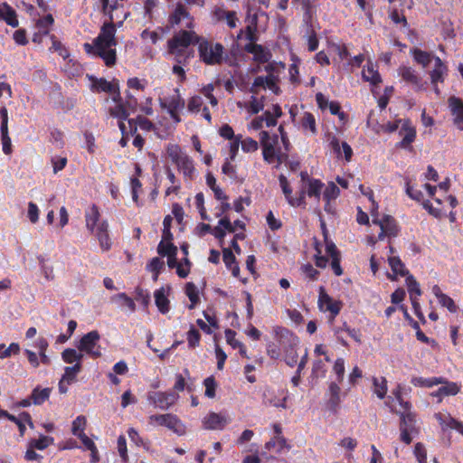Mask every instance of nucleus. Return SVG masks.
<instances>
[{"mask_svg": "<svg viewBox=\"0 0 463 463\" xmlns=\"http://www.w3.org/2000/svg\"><path fill=\"white\" fill-rule=\"evenodd\" d=\"M115 34L116 27L110 15V21L103 24L99 36L94 40L95 52L107 66H112L116 62V50L113 48L117 45Z\"/></svg>", "mask_w": 463, "mask_h": 463, "instance_id": "obj_1", "label": "nucleus"}, {"mask_svg": "<svg viewBox=\"0 0 463 463\" xmlns=\"http://www.w3.org/2000/svg\"><path fill=\"white\" fill-rule=\"evenodd\" d=\"M400 439L402 442L409 445L412 441V436L420 432V428L417 426L416 415L411 412H400Z\"/></svg>", "mask_w": 463, "mask_h": 463, "instance_id": "obj_2", "label": "nucleus"}, {"mask_svg": "<svg viewBox=\"0 0 463 463\" xmlns=\"http://www.w3.org/2000/svg\"><path fill=\"white\" fill-rule=\"evenodd\" d=\"M167 155L185 176H192L194 170L193 160L186 154L182 152L179 146L169 145L167 146Z\"/></svg>", "mask_w": 463, "mask_h": 463, "instance_id": "obj_3", "label": "nucleus"}, {"mask_svg": "<svg viewBox=\"0 0 463 463\" xmlns=\"http://www.w3.org/2000/svg\"><path fill=\"white\" fill-rule=\"evenodd\" d=\"M148 420L150 424L165 426L179 436L184 435L186 431V428L180 419L176 415L171 413L151 415L149 416Z\"/></svg>", "mask_w": 463, "mask_h": 463, "instance_id": "obj_4", "label": "nucleus"}, {"mask_svg": "<svg viewBox=\"0 0 463 463\" xmlns=\"http://www.w3.org/2000/svg\"><path fill=\"white\" fill-rule=\"evenodd\" d=\"M198 36L191 31L182 30L168 41L169 52L173 54L180 53L184 49L191 44L198 43Z\"/></svg>", "mask_w": 463, "mask_h": 463, "instance_id": "obj_5", "label": "nucleus"}, {"mask_svg": "<svg viewBox=\"0 0 463 463\" xmlns=\"http://www.w3.org/2000/svg\"><path fill=\"white\" fill-rule=\"evenodd\" d=\"M199 53L206 64H220L223 59V46L221 43L211 44L208 42H203L199 44Z\"/></svg>", "mask_w": 463, "mask_h": 463, "instance_id": "obj_6", "label": "nucleus"}, {"mask_svg": "<svg viewBox=\"0 0 463 463\" xmlns=\"http://www.w3.org/2000/svg\"><path fill=\"white\" fill-rule=\"evenodd\" d=\"M99 339L100 335L98 331H90L81 337L77 347L81 354L86 353L92 358L100 357L102 353L99 345Z\"/></svg>", "mask_w": 463, "mask_h": 463, "instance_id": "obj_7", "label": "nucleus"}, {"mask_svg": "<svg viewBox=\"0 0 463 463\" xmlns=\"http://www.w3.org/2000/svg\"><path fill=\"white\" fill-rule=\"evenodd\" d=\"M260 141L263 150V158L268 163H272L277 155V146L279 143L278 136L272 137L267 131H261L260 133Z\"/></svg>", "mask_w": 463, "mask_h": 463, "instance_id": "obj_8", "label": "nucleus"}, {"mask_svg": "<svg viewBox=\"0 0 463 463\" xmlns=\"http://www.w3.org/2000/svg\"><path fill=\"white\" fill-rule=\"evenodd\" d=\"M276 336L279 338V344L282 345L284 344V339H288L290 342V350H287V354L285 361L288 365L293 367L298 362V354L297 352L292 348L293 345H296L298 339L294 336L288 329L283 327H277L275 329Z\"/></svg>", "mask_w": 463, "mask_h": 463, "instance_id": "obj_9", "label": "nucleus"}, {"mask_svg": "<svg viewBox=\"0 0 463 463\" xmlns=\"http://www.w3.org/2000/svg\"><path fill=\"white\" fill-rule=\"evenodd\" d=\"M177 399L178 394L172 392H156L150 393L148 396L150 402L161 410H167L169 407L175 404Z\"/></svg>", "mask_w": 463, "mask_h": 463, "instance_id": "obj_10", "label": "nucleus"}, {"mask_svg": "<svg viewBox=\"0 0 463 463\" xmlns=\"http://www.w3.org/2000/svg\"><path fill=\"white\" fill-rule=\"evenodd\" d=\"M318 307L321 311L330 312L333 318L337 316L341 310L342 303L334 300L329 295L325 292L323 287L319 289Z\"/></svg>", "mask_w": 463, "mask_h": 463, "instance_id": "obj_11", "label": "nucleus"}, {"mask_svg": "<svg viewBox=\"0 0 463 463\" xmlns=\"http://www.w3.org/2000/svg\"><path fill=\"white\" fill-rule=\"evenodd\" d=\"M91 89L95 91H104L115 94L113 99L118 101L120 99L119 86L117 81H108L105 79L90 77Z\"/></svg>", "mask_w": 463, "mask_h": 463, "instance_id": "obj_12", "label": "nucleus"}, {"mask_svg": "<svg viewBox=\"0 0 463 463\" xmlns=\"http://www.w3.org/2000/svg\"><path fill=\"white\" fill-rule=\"evenodd\" d=\"M230 421V419L222 413L211 412L203 420L206 430H222Z\"/></svg>", "mask_w": 463, "mask_h": 463, "instance_id": "obj_13", "label": "nucleus"}, {"mask_svg": "<svg viewBox=\"0 0 463 463\" xmlns=\"http://www.w3.org/2000/svg\"><path fill=\"white\" fill-rule=\"evenodd\" d=\"M449 106L454 115V124L461 131H463V101L457 97L449 99Z\"/></svg>", "mask_w": 463, "mask_h": 463, "instance_id": "obj_14", "label": "nucleus"}, {"mask_svg": "<svg viewBox=\"0 0 463 463\" xmlns=\"http://www.w3.org/2000/svg\"><path fill=\"white\" fill-rule=\"evenodd\" d=\"M399 74L403 80L411 84L416 90H424V83L421 81L420 77L410 67H401Z\"/></svg>", "mask_w": 463, "mask_h": 463, "instance_id": "obj_15", "label": "nucleus"}, {"mask_svg": "<svg viewBox=\"0 0 463 463\" xmlns=\"http://www.w3.org/2000/svg\"><path fill=\"white\" fill-rule=\"evenodd\" d=\"M399 134L402 137L400 146L402 147H407L414 141L416 130L411 126L410 120H404L402 124Z\"/></svg>", "mask_w": 463, "mask_h": 463, "instance_id": "obj_16", "label": "nucleus"}, {"mask_svg": "<svg viewBox=\"0 0 463 463\" xmlns=\"http://www.w3.org/2000/svg\"><path fill=\"white\" fill-rule=\"evenodd\" d=\"M245 51L254 55V60L259 62H267L271 54L269 51L265 50L260 44L250 43L245 45Z\"/></svg>", "mask_w": 463, "mask_h": 463, "instance_id": "obj_17", "label": "nucleus"}, {"mask_svg": "<svg viewBox=\"0 0 463 463\" xmlns=\"http://www.w3.org/2000/svg\"><path fill=\"white\" fill-rule=\"evenodd\" d=\"M373 222L378 224L387 236H396L398 234V227L395 220L391 215H385L382 220L373 219Z\"/></svg>", "mask_w": 463, "mask_h": 463, "instance_id": "obj_18", "label": "nucleus"}, {"mask_svg": "<svg viewBox=\"0 0 463 463\" xmlns=\"http://www.w3.org/2000/svg\"><path fill=\"white\" fill-rule=\"evenodd\" d=\"M434 61L435 66L430 72V80L432 85H436L438 82H443L448 72V68L440 58L435 57Z\"/></svg>", "mask_w": 463, "mask_h": 463, "instance_id": "obj_19", "label": "nucleus"}, {"mask_svg": "<svg viewBox=\"0 0 463 463\" xmlns=\"http://www.w3.org/2000/svg\"><path fill=\"white\" fill-rule=\"evenodd\" d=\"M157 252L161 256H167L168 260L167 264L169 268H176L177 265L180 263L177 262L176 254H177V248L174 244L168 245V250H164V241H160L157 246Z\"/></svg>", "mask_w": 463, "mask_h": 463, "instance_id": "obj_20", "label": "nucleus"}, {"mask_svg": "<svg viewBox=\"0 0 463 463\" xmlns=\"http://www.w3.org/2000/svg\"><path fill=\"white\" fill-rule=\"evenodd\" d=\"M108 222H102L97 227L96 236L103 250H109L111 247L110 239L108 232Z\"/></svg>", "mask_w": 463, "mask_h": 463, "instance_id": "obj_21", "label": "nucleus"}, {"mask_svg": "<svg viewBox=\"0 0 463 463\" xmlns=\"http://www.w3.org/2000/svg\"><path fill=\"white\" fill-rule=\"evenodd\" d=\"M0 18L5 20L7 24L13 27L18 26L15 11L6 4L0 5Z\"/></svg>", "mask_w": 463, "mask_h": 463, "instance_id": "obj_22", "label": "nucleus"}, {"mask_svg": "<svg viewBox=\"0 0 463 463\" xmlns=\"http://www.w3.org/2000/svg\"><path fill=\"white\" fill-rule=\"evenodd\" d=\"M154 297L156 305L159 311L163 314L167 313L169 311V300L165 295V288H161L156 290Z\"/></svg>", "mask_w": 463, "mask_h": 463, "instance_id": "obj_23", "label": "nucleus"}, {"mask_svg": "<svg viewBox=\"0 0 463 463\" xmlns=\"http://www.w3.org/2000/svg\"><path fill=\"white\" fill-rule=\"evenodd\" d=\"M436 418L439 421L440 425L449 427L450 429H455L463 435V424L461 422L451 418L449 415L441 413L436 414Z\"/></svg>", "mask_w": 463, "mask_h": 463, "instance_id": "obj_24", "label": "nucleus"}, {"mask_svg": "<svg viewBox=\"0 0 463 463\" xmlns=\"http://www.w3.org/2000/svg\"><path fill=\"white\" fill-rule=\"evenodd\" d=\"M51 392V388L41 389L40 387H35L31 394L33 403L35 405L43 404L45 401L49 399Z\"/></svg>", "mask_w": 463, "mask_h": 463, "instance_id": "obj_25", "label": "nucleus"}, {"mask_svg": "<svg viewBox=\"0 0 463 463\" xmlns=\"http://www.w3.org/2000/svg\"><path fill=\"white\" fill-rule=\"evenodd\" d=\"M86 227L92 233L94 232L95 227L98 225L99 213L96 205H92L87 212L86 215Z\"/></svg>", "mask_w": 463, "mask_h": 463, "instance_id": "obj_26", "label": "nucleus"}, {"mask_svg": "<svg viewBox=\"0 0 463 463\" xmlns=\"http://www.w3.org/2000/svg\"><path fill=\"white\" fill-rule=\"evenodd\" d=\"M444 385L441 386L437 392L433 393L434 396H449L456 395L459 392V387L456 383L447 382L443 379Z\"/></svg>", "mask_w": 463, "mask_h": 463, "instance_id": "obj_27", "label": "nucleus"}, {"mask_svg": "<svg viewBox=\"0 0 463 463\" xmlns=\"http://www.w3.org/2000/svg\"><path fill=\"white\" fill-rule=\"evenodd\" d=\"M373 392L377 395L379 399H383L387 392V380L385 379V377H373Z\"/></svg>", "mask_w": 463, "mask_h": 463, "instance_id": "obj_28", "label": "nucleus"}, {"mask_svg": "<svg viewBox=\"0 0 463 463\" xmlns=\"http://www.w3.org/2000/svg\"><path fill=\"white\" fill-rule=\"evenodd\" d=\"M81 364L76 363L73 366H67L64 369L62 380L66 381L67 384H71L76 380L77 374L81 371Z\"/></svg>", "mask_w": 463, "mask_h": 463, "instance_id": "obj_29", "label": "nucleus"}, {"mask_svg": "<svg viewBox=\"0 0 463 463\" xmlns=\"http://www.w3.org/2000/svg\"><path fill=\"white\" fill-rule=\"evenodd\" d=\"M83 354L80 351L72 348H67L61 353V358L67 364L80 363Z\"/></svg>", "mask_w": 463, "mask_h": 463, "instance_id": "obj_30", "label": "nucleus"}, {"mask_svg": "<svg viewBox=\"0 0 463 463\" xmlns=\"http://www.w3.org/2000/svg\"><path fill=\"white\" fill-rule=\"evenodd\" d=\"M363 78L366 81H370L373 85H376L381 82V76L379 72L374 70L372 63L368 64L367 68L363 70Z\"/></svg>", "mask_w": 463, "mask_h": 463, "instance_id": "obj_31", "label": "nucleus"}, {"mask_svg": "<svg viewBox=\"0 0 463 463\" xmlns=\"http://www.w3.org/2000/svg\"><path fill=\"white\" fill-rule=\"evenodd\" d=\"M188 16L189 14L184 8V5L178 3L176 5L175 12L169 16V23L172 25L178 24L181 22L182 18H186Z\"/></svg>", "mask_w": 463, "mask_h": 463, "instance_id": "obj_32", "label": "nucleus"}, {"mask_svg": "<svg viewBox=\"0 0 463 463\" xmlns=\"http://www.w3.org/2000/svg\"><path fill=\"white\" fill-rule=\"evenodd\" d=\"M388 262L393 273L401 276L408 274V270L405 269L404 264L399 257H389Z\"/></svg>", "mask_w": 463, "mask_h": 463, "instance_id": "obj_33", "label": "nucleus"}, {"mask_svg": "<svg viewBox=\"0 0 463 463\" xmlns=\"http://www.w3.org/2000/svg\"><path fill=\"white\" fill-rule=\"evenodd\" d=\"M322 187L323 184L319 180L308 179V184H307V194L309 197L314 196L319 198Z\"/></svg>", "mask_w": 463, "mask_h": 463, "instance_id": "obj_34", "label": "nucleus"}, {"mask_svg": "<svg viewBox=\"0 0 463 463\" xmlns=\"http://www.w3.org/2000/svg\"><path fill=\"white\" fill-rule=\"evenodd\" d=\"M443 383V378H431V379H425L422 377H413L411 379V383L414 386H420V387H431L433 385H437L439 383Z\"/></svg>", "mask_w": 463, "mask_h": 463, "instance_id": "obj_35", "label": "nucleus"}, {"mask_svg": "<svg viewBox=\"0 0 463 463\" xmlns=\"http://www.w3.org/2000/svg\"><path fill=\"white\" fill-rule=\"evenodd\" d=\"M406 285L408 288V292L410 294V298H417L421 295V290L420 288L419 283L416 281L413 276L410 275L406 279Z\"/></svg>", "mask_w": 463, "mask_h": 463, "instance_id": "obj_36", "label": "nucleus"}, {"mask_svg": "<svg viewBox=\"0 0 463 463\" xmlns=\"http://www.w3.org/2000/svg\"><path fill=\"white\" fill-rule=\"evenodd\" d=\"M301 126L304 129H308L312 134L317 133L316 119L310 112H305L301 118Z\"/></svg>", "mask_w": 463, "mask_h": 463, "instance_id": "obj_37", "label": "nucleus"}, {"mask_svg": "<svg viewBox=\"0 0 463 463\" xmlns=\"http://www.w3.org/2000/svg\"><path fill=\"white\" fill-rule=\"evenodd\" d=\"M185 294L191 301L189 306L190 309H193L199 301L198 292L195 285L193 282H188L185 286Z\"/></svg>", "mask_w": 463, "mask_h": 463, "instance_id": "obj_38", "label": "nucleus"}, {"mask_svg": "<svg viewBox=\"0 0 463 463\" xmlns=\"http://www.w3.org/2000/svg\"><path fill=\"white\" fill-rule=\"evenodd\" d=\"M413 56L415 61L419 64H421L423 68L427 67L432 60V56L430 53L421 51L420 49H415L413 51Z\"/></svg>", "mask_w": 463, "mask_h": 463, "instance_id": "obj_39", "label": "nucleus"}, {"mask_svg": "<svg viewBox=\"0 0 463 463\" xmlns=\"http://www.w3.org/2000/svg\"><path fill=\"white\" fill-rule=\"evenodd\" d=\"M39 264L41 266L42 273L43 277L47 280H53L54 279V272H53V267L52 265H49L46 263V260L43 256H39L38 258Z\"/></svg>", "mask_w": 463, "mask_h": 463, "instance_id": "obj_40", "label": "nucleus"}, {"mask_svg": "<svg viewBox=\"0 0 463 463\" xmlns=\"http://www.w3.org/2000/svg\"><path fill=\"white\" fill-rule=\"evenodd\" d=\"M265 69L268 72H269V75L267 76L266 87H268L275 94H279L280 91V89L277 85V77L270 72L272 70V66L270 64H269L265 67Z\"/></svg>", "mask_w": 463, "mask_h": 463, "instance_id": "obj_41", "label": "nucleus"}, {"mask_svg": "<svg viewBox=\"0 0 463 463\" xmlns=\"http://www.w3.org/2000/svg\"><path fill=\"white\" fill-rule=\"evenodd\" d=\"M5 348V345H0V350ZM20 352V345L17 343H12L6 349L0 351V358L5 359L12 354H17Z\"/></svg>", "mask_w": 463, "mask_h": 463, "instance_id": "obj_42", "label": "nucleus"}, {"mask_svg": "<svg viewBox=\"0 0 463 463\" xmlns=\"http://www.w3.org/2000/svg\"><path fill=\"white\" fill-rule=\"evenodd\" d=\"M279 181L281 189L283 191V194H284L288 203H289V200H293L292 189L290 188L289 183H288V179L286 178V176H284L283 175H280L279 176Z\"/></svg>", "mask_w": 463, "mask_h": 463, "instance_id": "obj_43", "label": "nucleus"}, {"mask_svg": "<svg viewBox=\"0 0 463 463\" xmlns=\"http://www.w3.org/2000/svg\"><path fill=\"white\" fill-rule=\"evenodd\" d=\"M200 339H201V335H200L199 331L196 330L195 328L192 327L189 330V332L187 333V342H188L189 347L194 348L197 345H199Z\"/></svg>", "mask_w": 463, "mask_h": 463, "instance_id": "obj_44", "label": "nucleus"}, {"mask_svg": "<svg viewBox=\"0 0 463 463\" xmlns=\"http://www.w3.org/2000/svg\"><path fill=\"white\" fill-rule=\"evenodd\" d=\"M414 456L419 463H427V450L422 443L418 442L415 444Z\"/></svg>", "mask_w": 463, "mask_h": 463, "instance_id": "obj_45", "label": "nucleus"}, {"mask_svg": "<svg viewBox=\"0 0 463 463\" xmlns=\"http://www.w3.org/2000/svg\"><path fill=\"white\" fill-rule=\"evenodd\" d=\"M339 193V188L334 183H330L324 191V199L330 202V200L335 199Z\"/></svg>", "mask_w": 463, "mask_h": 463, "instance_id": "obj_46", "label": "nucleus"}, {"mask_svg": "<svg viewBox=\"0 0 463 463\" xmlns=\"http://www.w3.org/2000/svg\"><path fill=\"white\" fill-rule=\"evenodd\" d=\"M111 116L120 119H127L129 111L124 104H118L114 109H110Z\"/></svg>", "mask_w": 463, "mask_h": 463, "instance_id": "obj_47", "label": "nucleus"}, {"mask_svg": "<svg viewBox=\"0 0 463 463\" xmlns=\"http://www.w3.org/2000/svg\"><path fill=\"white\" fill-rule=\"evenodd\" d=\"M334 373L336 374L337 381L343 382L345 375V361L343 358H337L333 367Z\"/></svg>", "mask_w": 463, "mask_h": 463, "instance_id": "obj_48", "label": "nucleus"}, {"mask_svg": "<svg viewBox=\"0 0 463 463\" xmlns=\"http://www.w3.org/2000/svg\"><path fill=\"white\" fill-rule=\"evenodd\" d=\"M203 384L205 386V395L208 398H213L215 396L216 383L213 376L207 377Z\"/></svg>", "mask_w": 463, "mask_h": 463, "instance_id": "obj_49", "label": "nucleus"}, {"mask_svg": "<svg viewBox=\"0 0 463 463\" xmlns=\"http://www.w3.org/2000/svg\"><path fill=\"white\" fill-rule=\"evenodd\" d=\"M86 425V418L84 416H78L72 422V433L79 436L80 432H83Z\"/></svg>", "mask_w": 463, "mask_h": 463, "instance_id": "obj_50", "label": "nucleus"}, {"mask_svg": "<svg viewBox=\"0 0 463 463\" xmlns=\"http://www.w3.org/2000/svg\"><path fill=\"white\" fill-rule=\"evenodd\" d=\"M118 450L122 460L124 462H127L128 459V456L127 449V441L124 436H119L118 439Z\"/></svg>", "mask_w": 463, "mask_h": 463, "instance_id": "obj_51", "label": "nucleus"}, {"mask_svg": "<svg viewBox=\"0 0 463 463\" xmlns=\"http://www.w3.org/2000/svg\"><path fill=\"white\" fill-rule=\"evenodd\" d=\"M439 303L442 306L447 307L450 312L455 313L458 310V307L456 306L454 300L449 297L448 295L444 294L439 299Z\"/></svg>", "mask_w": 463, "mask_h": 463, "instance_id": "obj_52", "label": "nucleus"}, {"mask_svg": "<svg viewBox=\"0 0 463 463\" xmlns=\"http://www.w3.org/2000/svg\"><path fill=\"white\" fill-rule=\"evenodd\" d=\"M263 108H264V103H263L262 99H258L256 97L252 96L251 100L249 104V111L251 114H257L260 111H261L263 109Z\"/></svg>", "mask_w": 463, "mask_h": 463, "instance_id": "obj_53", "label": "nucleus"}, {"mask_svg": "<svg viewBox=\"0 0 463 463\" xmlns=\"http://www.w3.org/2000/svg\"><path fill=\"white\" fill-rule=\"evenodd\" d=\"M53 17L52 14H47L46 16H44L43 18L40 19L37 23L40 30L43 33H48L49 32V27L53 24Z\"/></svg>", "mask_w": 463, "mask_h": 463, "instance_id": "obj_54", "label": "nucleus"}, {"mask_svg": "<svg viewBox=\"0 0 463 463\" xmlns=\"http://www.w3.org/2000/svg\"><path fill=\"white\" fill-rule=\"evenodd\" d=\"M51 441H52V438L47 436H41L38 439L33 440L31 442V446L37 449H44L49 446Z\"/></svg>", "mask_w": 463, "mask_h": 463, "instance_id": "obj_55", "label": "nucleus"}, {"mask_svg": "<svg viewBox=\"0 0 463 463\" xmlns=\"http://www.w3.org/2000/svg\"><path fill=\"white\" fill-rule=\"evenodd\" d=\"M324 236H325V240H326V253L332 259H334L335 257H340V252L336 249L335 244L333 241L327 240L326 233L325 230H324Z\"/></svg>", "mask_w": 463, "mask_h": 463, "instance_id": "obj_56", "label": "nucleus"}, {"mask_svg": "<svg viewBox=\"0 0 463 463\" xmlns=\"http://www.w3.org/2000/svg\"><path fill=\"white\" fill-rule=\"evenodd\" d=\"M406 194L409 197H411L412 200H415L417 202H420L423 198V194L421 191L413 188V186L410 185V182H406Z\"/></svg>", "mask_w": 463, "mask_h": 463, "instance_id": "obj_57", "label": "nucleus"}, {"mask_svg": "<svg viewBox=\"0 0 463 463\" xmlns=\"http://www.w3.org/2000/svg\"><path fill=\"white\" fill-rule=\"evenodd\" d=\"M1 138H2V144H3V151L6 155H10L12 152V144H11V138L8 136V130H1Z\"/></svg>", "mask_w": 463, "mask_h": 463, "instance_id": "obj_58", "label": "nucleus"}, {"mask_svg": "<svg viewBox=\"0 0 463 463\" xmlns=\"http://www.w3.org/2000/svg\"><path fill=\"white\" fill-rule=\"evenodd\" d=\"M307 185H301V190L298 197H293V200H289V204L294 207H298L305 203V196L307 194Z\"/></svg>", "mask_w": 463, "mask_h": 463, "instance_id": "obj_59", "label": "nucleus"}, {"mask_svg": "<svg viewBox=\"0 0 463 463\" xmlns=\"http://www.w3.org/2000/svg\"><path fill=\"white\" fill-rule=\"evenodd\" d=\"M242 150L245 152H254L258 149V142L250 137H247L241 141Z\"/></svg>", "mask_w": 463, "mask_h": 463, "instance_id": "obj_60", "label": "nucleus"}, {"mask_svg": "<svg viewBox=\"0 0 463 463\" xmlns=\"http://www.w3.org/2000/svg\"><path fill=\"white\" fill-rule=\"evenodd\" d=\"M113 299H120L123 301V304L131 311L134 312L136 310V304L132 298L128 297L125 293H119L116 295Z\"/></svg>", "mask_w": 463, "mask_h": 463, "instance_id": "obj_61", "label": "nucleus"}, {"mask_svg": "<svg viewBox=\"0 0 463 463\" xmlns=\"http://www.w3.org/2000/svg\"><path fill=\"white\" fill-rule=\"evenodd\" d=\"M52 49L55 52H58L59 54L63 58H67L69 56L68 51L63 47L62 43L56 40L55 36H52Z\"/></svg>", "mask_w": 463, "mask_h": 463, "instance_id": "obj_62", "label": "nucleus"}, {"mask_svg": "<svg viewBox=\"0 0 463 463\" xmlns=\"http://www.w3.org/2000/svg\"><path fill=\"white\" fill-rule=\"evenodd\" d=\"M222 259L227 268H230L232 265L236 264L235 256L232 253V250L229 248H224L222 250Z\"/></svg>", "mask_w": 463, "mask_h": 463, "instance_id": "obj_63", "label": "nucleus"}, {"mask_svg": "<svg viewBox=\"0 0 463 463\" xmlns=\"http://www.w3.org/2000/svg\"><path fill=\"white\" fill-rule=\"evenodd\" d=\"M28 218L31 222L35 223L39 219V210L35 203L30 202L28 203Z\"/></svg>", "mask_w": 463, "mask_h": 463, "instance_id": "obj_64", "label": "nucleus"}]
</instances>
